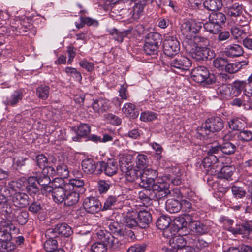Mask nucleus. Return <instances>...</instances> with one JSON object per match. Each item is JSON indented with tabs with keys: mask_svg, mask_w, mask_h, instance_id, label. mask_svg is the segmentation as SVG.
Returning <instances> with one entry per match:
<instances>
[{
	"mask_svg": "<svg viewBox=\"0 0 252 252\" xmlns=\"http://www.w3.org/2000/svg\"><path fill=\"white\" fill-rule=\"evenodd\" d=\"M160 45H155L150 43L146 42L143 46V50L144 52L149 55H156L159 51Z\"/></svg>",
	"mask_w": 252,
	"mask_h": 252,
	"instance_id": "obj_47",
	"label": "nucleus"
},
{
	"mask_svg": "<svg viewBox=\"0 0 252 252\" xmlns=\"http://www.w3.org/2000/svg\"><path fill=\"white\" fill-rule=\"evenodd\" d=\"M35 177L37 179V183L41 186L49 185L51 181V178L43 172L39 175Z\"/></svg>",
	"mask_w": 252,
	"mask_h": 252,
	"instance_id": "obj_62",
	"label": "nucleus"
},
{
	"mask_svg": "<svg viewBox=\"0 0 252 252\" xmlns=\"http://www.w3.org/2000/svg\"><path fill=\"white\" fill-rule=\"evenodd\" d=\"M92 108L96 113H103L108 109V102L102 98L96 99L92 103Z\"/></svg>",
	"mask_w": 252,
	"mask_h": 252,
	"instance_id": "obj_30",
	"label": "nucleus"
},
{
	"mask_svg": "<svg viewBox=\"0 0 252 252\" xmlns=\"http://www.w3.org/2000/svg\"><path fill=\"white\" fill-rule=\"evenodd\" d=\"M237 138L239 141L243 142H251L252 141V132L244 129L237 134Z\"/></svg>",
	"mask_w": 252,
	"mask_h": 252,
	"instance_id": "obj_50",
	"label": "nucleus"
},
{
	"mask_svg": "<svg viewBox=\"0 0 252 252\" xmlns=\"http://www.w3.org/2000/svg\"><path fill=\"white\" fill-rule=\"evenodd\" d=\"M98 164V162H95L92 158H86L82 161V169L86 174H92L95 172L97 174V170L99 168Z\"/></svg>",
	"mask_w": 252,
	"mask_h": 252,
	"instance_id": "obj_15",
	"label": "nucleus"
},
{
	"mask_svg": "<svg viewBox=\"0 0 252 252\" xmlns=\"http://www.w3.org/2000/svg\"><path fill=\"white\" fill-rule=\"evenodd\" d=\"M23 96V94L22 92L19 91H16L11 94L9 98H7L4 102V103L6 105L15 106L22 100Z\"/></svg>",
	"mask_w": 252,
	"mask_h": 252,
	"instance_id": "obj_37",
	"label": "nucleus"
},
{
	"mask_svg": "<svg viewBox=\"0 0 252 252\" xmlns=\"http://www.w3.org/2000/svg\"><path fill=\"white\" fill-rule=\"evenodd\" d=\"M222 5V0H206L203 2L204 8L213 11L221 9Z\"/></svg>",
	"mask_w": 252,
	"mask_h": 252,
	"instance_id": "obj_39",
	"label": "nucleus"
},
{
	"mask_svg": "<svg viewBox=\"0 0 252 252\" xmlns=\"http://www.w3.org/2000/svg\"><path fill=\"white\" fill-rule=\"evenodd\" d=\"M158 176V172L156 170L151 168L144 169L140 170V182L139 184L144 188L152 186L156 182L155 180Z\"/></svg>",
	"mask_w": 252,
	"mask_h": 252,
	"instance_id": "obj_7",
	"label": "nucleus"
},
{
	"mask_svg": "<svg viewBox=\"0 0 252 252\" xmlns=\"http://www.w3.org/2000/svg\"><path fill=\"white\" fill-rule=\"evenodd\" d=\"M158 114L151 112L146 111L141 114L140 119L144 122L152 121L157 118Z\"/></svg>",
	"mask_w": 252,
	"mask_h": 252,
	"instance_id": "obj_60",
	"label": "nucleus"
},
{
	"mask_svg": "<svg viewBox=\"0 0 252 252\" xmlns=\"http://www.w3.org/2000/svg\"><path fill=\"white\" fill-rule=\"evenodd\" d=\"M27 184L26 186L27 192L31 195L35 194L39 191L38 184L35 177H30L27 180Z\"/></svg>",
	"mask_w": 252,
	"mask_h": 252,
	"instance_id": "obj_32",
	"label": "nucleus"
},
{
	"mask_svg": "<svg viewBox=\"0 0 252 252\" xmlns=\"http://www.w3.org/2000/svg\"><path fill=\"white\" fill-rule=\"evenodd\" d=\"M220 147L222 153L226 155L233 154L236 149L235 145L229 142L224 143Z\"/></svg>",
	"mask_w": 252,
	"mask_h": 252,
	"instance_id": "obj_51",
	"label": "nucleus"
},
{
	"mask_svg": "<svg viewBox=\"0 0 252 252\" xmlns=\"http://www.w3.org/2000/svg\"><path fill=\"white\" fill-rule=\"evenodd\" d=\"M122 111L127 116L135 119L138 116L139 113L135 110V105L130 103H126L122 108Z\"/></svg>",
	"mask_w": 252,
	"mask_h": 252,
	"instance_id": "obj_41",
	"label": "nucleus"
},
{
	"mask_svg": "<svg viewBox=\"0 0 252 252\" xmlns=\"http://www.w3.org/2000/svg\"><path fill=\"white\" fill-rule=\"evenodd\" d=\"M132 29H129L123 32H119L116 29L109 31V32L113 36V39L119 43L123 42L124 38L130 33Z\"/></svg>",
	"mask_w": 252,
	"mask_h": 252,
	"instance_id": "obj_36",
	"label": "nucleus"
},
{
	"mask_svg": "<svg viewBox=\"0 0 252 252\" xmlns=\"http://www.w3.org/2000/svg\"><path fill=\"white\" fill-rule=\"evenodd\" d=\"M79 194L76 191L71 192L67 194L64 202L65 206L69 207L75 205L79 201Z\"/></svg>",
	"mask_w": 252,
	"mask_h": 252,
	"instance_id": "obj_43",
	"label": "nucleus"
},
{
	"mask_svg": "<svg viewBox=\"0 0 252 252\" xmlns=\"http://www.w3.org/2000/svg\"><path fill=\"white\" fill-rule=\"evenodd\" d=\"M13 217L19 224L24 225L28 221L29 214L27 211L17 210L14 211Z\"/></svg>",
	"mask_w": 252,
	"mask_h": 252,
	"instance_id": "obj_38",
	"label": "nucleus"
},
{
	"mask_svg": "<svg viewBox=\"0 0 252 252\" xmlns=\"http://www.w3.org/2000/svg\"><path fill=\"white\" fill-rule=\"evenodd\" d=\"M169 245L176 250V252L180 251L181 249L186 245L184 238L180 235L174 236L169 240Z\"/></svg>",
	"mask_w": 252,
	"mask_h": 252,
	"instance_id": "obj_33",
	"label": "nucleus"
},
{
	"mask_svg": "<svg viewBox=\"0 0 252 252\" xmlns=\"http://www.w3.org/2000/svg\"><path fill=\"white\" fill-rule=\"evenodd\" d=\"M163 51L164 54L169 57L176 55L180 49L179 42L172 36L167 37L163 41Z\"/></svg>",
	"mask_w": 252,
	"mask_h": 252,
	"instance_id": "obj_11",
	"label": "nucleus"
},
{
	"mask_svg": "<svg viewBox=\"0 0 252 252\" xmlns=\"http://www.w3.org/2000/svg\"><path fill=\"white\" fill-rule=\"evenodd\" d=\"M15 183V182L12 181L8 183V186L7 187H5L3 188V194H0V204H2L6 201V197L10 195V191L8 189V188L12 190H14L15 186L14 184Z\"/></svg>",
	"mask_w": 252,
	"mask_h": 252,
	"instance_id": "obj_52",
	"label": "nucleus"
},
{
	"mask_svg": "<svg viewBox=\"0 0 252 252\" xmlns=\"http://www.w3.org/2000/svg\"><path fill=\"white\" fill-rule=\"evenodd\" d=\"M235 170V167L234 165H224L219 171L218 178L232 180V176Z\"/></svg>",
	"mask_w": 252,
	"mask_h": 252,
	"instance_id": "obj_24",
	"label": "nucleus"
},
{
	"mask_svg": "<svg viewBox=\"0 0 252 252\" xmlns=\"http://www.w3.org/2000/svg\"><path fill=\"white\" fill-rule=\"evenodd\" d=\"M49 87L46 85H41L37 88V94L40 98L46 99L49 96Z\"/></svg>",
	"mask_w": 252,
	"mask_h": 252,
	"instance_id": "obj_59",
	"label": "nucleus"
},
{
	"mask_svg": "<svg viewBox=\"0 0 252 252\" xmlns=\"http://www.w3.org/2000/svg\"><path fill=\"white\" fill-rule=\"evenodd\" d=\"M72 233V228L68 224L62 223L56 224L54 228L47 229L45 232V235L50 238L63 236L68 237Z\"/></svg>",
	"mask_w": 252,
	"mask_h": 252,
	"instance_id": "obj_6",
	"label": "nucleus"
},
{
	"mask_svg": "<svg viewBox=\"0 0 252 252\" xmlns=\"http://www.w3.org/2000/svg\"><path fill=\"white\" fill-rule=\"evenodd\" d=\"M12 202L14 205L18 207L23 208L29 204L30 198L25 193L17 192L12 196Z\"/></svg>",
	"mask_w": 252,
	"mask_h": 252,
	"instance_id": "obj_16",
	"label": "nucleus"
},
{
	"mask_svg": "<svg viewBox=\"0 0 252 252\" xmlns=\"http://www.w3.org/2000/svg\"><path fill=\"white\" fill-rule=\"evenodd\" d=\"M15 226L11 223L8 225V227H2L0 230V243L1 244V249L6 250L8 252L14 250L15 248V245L12 242V237L11 233L9 231L12 229H14Z\"/></svg>",
	"mask_w": 252,
	"mask_h": 252,
	"instance_id": "obj_5",
	"label": "nucleus"
},
{
	"mask_svg": "<svg viewBox=\"0 0 252 252\" xmlns=\"http://www.w3.org/2000/svg\"><path fill=\"white\" fill-rule=\"evenodd\" d=\"M192 79L198 83H205L206 84H210L216 80L226 81L227 75L226 74H220L216 76L211 74L208 69L204 66H197L193 69L191 72Z\"/></svg>",
	"mask_w": 252,
	"mask_h": 252,
	"instance_id": "obj_1",
	"label": "nucleus"
},
{
	"mask_svg": "<svg viewBox=\"0 0 252 252\" xmlns=\"http://www.w3.org/2000/svg\"><path fill=\"white\" fill-rule=\"evenodd\" d=\"M136 219H137L138 227L141 228L148 227L152 220L150 213L146 210L139 211L137 214Z\"/></svg>",
	"mask_w": 252,
	"mask_h": 252,
	"instance_id": "obj_17",
	"label": "nucleus"
},
{
	"mask_svg": "<svg viewBox=\"0 0 252 252\" xmlns=\"http://www.w3.org/2000/svg\"><path fill=\"white\" fill-rule=\"evenodd\" d=\"M152 191L156 200L159 201L167 197L171 191L169 190V184L167 182L156 183L151 187Z\"/></svg>",
	"mask_w": 252,
	"mask_h": 252,
	"instance_id": "obj_8",
	"label": "nucleus"
},
{
	"mask_svg": "<svg viewBox=\"0 0 252 252\" xmlns=\"http://www.w3.org/2000/svg\"><path fill=\"white\" fill-rule=\"evenodd\" d=\"M98 164L99 165V168L97 170V174H100L104 172L106 175L112 176L118 172V163L114 159H110L107 162L99 161Z\"/></svg>",
	"mask_w": 252,
	"mask_h": 252,
	"instance_id": "obj_10",
	"label": "nucleus"
},
{
	"mask_svg": "<svg viewBox=\"0 0 252 252\" xmlns=\"http://www.w3.org/2000/svg\"><path fill=\"white\" fill-rule=\"evenodd\" d=\"M108 227L111 233L120 236L124 237V228L125 226L120 223L114 220H111L108 223Z\"/></svg>",
	"mask_w": 252,
	"mask_h": 252,
	"instance_id": "obj_25",
	"label": "nucleus"
},
{
	"mask_svg": "<svg viewBox=\"0 0 252 252\" xmlns=\"http://www.w3.org/2000/svg\"><path fill=\"white\" fill-rule=\"evenodd\" d=\"M145 41L160 46L162 41L161 35L157 32H150L146 36Z\"/></svg>",
	"mask_w": 252,
	"mask_h": 252,
	"instance_id": "obj_45",
	"label": "nucleus"
},
{
	"mask_svg": "<svg viewBox=\"0 0 252 252\" xmlns=\"http://www.w3.org/2000/svg\"><path fill=\"white\" fill-rule=\"evenodd\" d=\"M224 127L222 119L220 117H212L208 118L201 126L196 129L197 133L203 137L209 135L210 133L220 131Z\"/></svg>",
	"mask_w": 252,
	"mask_h": 252,
	"instance_id": "obj_2",
	"label": "nucleus"
},
{
	"mask_svg": "<svg viewBox=\"0 0 252 252\" xmlns=\"http://www.w3.org/2000/svg\"><path fill=\"white\" fill-rule=\"evenodd\" d=\"M146 246L145 244H135L131 246L126 252H144Z\"/></svg>",
	"mask_w": 252,
	"mask_h": 252,
	"instance_id": "obj_64",
	"label": "nucleus"
},
{
	"mask_svg": "<svg viewBox=\"0 0 252 252\" xmlns=\"http://www.w3.org/2000/svg\"><path fill=\"white\" fill-rule=\"evenodd\" d=\"M226 55L230 57L241 56L244 51L243 48L238 44H233L227 46L225 49Z\"/></svg>",
	"mask_w": 252,
	"mask_h": 252,
	"instance_id": "obj_31",
	"label": "nucleus"
},
{
	"mask_svg": "<svg viewBox=\"0 0 252 252\" xmlns=\"http://www.w3.org/2000/svg\"><path fill=\"white\" fill-rule=\"evenodd\" d=\"M65 184H69L70 185V191L71 190H75V191H76L77 188H80V192H83L84 191V189L83 188L84 182L83 180L73 179L70 180L69 183Z\"/></svg>",
	"mask_w": 252,
	"mask_h": 252,
	"instance_id": "obj_49",
	"label": "nucleus"
},
{
	"mask_svg": "<svg viewBox=\"0 0 252 252\" xmlns=\"http://www.w3.org/2000/svg\"><path fill=\"white\" fill-rule=\"evenodd\" d=\"M204 28L209 33L215 34L218 33L221 29L218 25L210 21L204 25Z\"/></svg>",
	"mask_w": 252,
	"mask_h": 252,
	"instance_id": "obj_55",
	"label": "nucleus"
},
{
	"mask_svg": "<svg viewBox=\"0 0 252 252\" xmlns=\"http://www.w3.org/2000/svg\"><path fill=\"white\" fill-rule=\"evenodd\" d=\"M83 207L86 212L91 214L96 213L102 210L101 202L94 197L86 198L83 202Z\"/></svg>",
	"mask_w": 252,
	"mask_h": 252,
	"instance_id": "obj_14",
	"label": "nucleus"
},
{
	"mask_svg": "<svg viewBox=\"0 0 252 252\" xmlns=\"http://www.w3.org/2000/svg\"><path fill=\"white\" fill-rule=\"evenodd\" d=\"M124 223L130 228H134L138 226L137 219L131 214H128L124 217Z\"/></svg>",
	"mask_w": 252,
	"mask_h": 252,
	"instance_id": "obj_53",
	"label": "nucleus"
},
{
	"mask_svg": "<svg viewBox=\"0 0 252 252\" xmlns=\"http://www.w3.org/2000/svg\"><path fill=\"white\" fill-rule=\"evenodd\" d=\"M69 184H64L63 185L54 188L52 192L53 199L57 204L64 202L67 194L70 191Z\"/></svg>",
	"mask_w": 252,
	"mask_h": 252,
	"instance_id": "obj_12",
	"label": "nucleus"
},
{
	"mask_svg": "<svg viewBox=\"0 0 252 252\" xmlns=\"http://www.w3.org/2000/svg\"><path fill=\"white\" fill-rule=\"evenodd\" d=\"M58 247L57 241L53 238H50L45 241L44 244V248L47 252H52Z\"/></svg>",
	"mask_w": 252,
	"mask_h": 252,
	"instance_id": "obj_58",
	"label": "nucleus"
},
{
	"mask_svg": "<svg viewBox=\"0 0 252 252\" xmlns=\"http://www.w3.org/2000/svg\"><path fill=\"white\" fill-rule=\"evenodd\" d=\"M190 56L196 61L210 60L215 56L214 50L205 46H196L188 48Z\"/></svg>",
	"mask_w": 252,
	"mask_h": 252,
	"instance_id": "obj_3",
	"label": "nucleus"
},
{
	"mask_svg": "<svg viewBox=\"0 0 252 252\" xmlns=\"http://www.w3.org/2000/svg\"><path fill=\"white\" fill-rule=\"evenodd\" d=\"M108 248L100 242L94 243L91 246V252H105Z\"/></svg>",
	"mask_w": 252,
	"mask_h": 252,
	"instance_id": "obj_63",
	"label": "nucleus"
},
{
	"mask_svg": "<svg viewBox=\"0 0 252 252\" xmlns=\"http://www.w3.org/2000/svg\"><path fill=\"white\" fill-rule=\"evenodd\" d=\"M209 20L222 28V25H224L226 22V17L222 12L213 11L209 16Z\"/></svg>",
	"mask_w": 252,
	"mask_h": 252,
	"instance_id": "obj_22",
	"label": "nucleus"
},
{
	"mask_svg": "<svg viewBox=\"0 0 252 252\" xmlns=\"http://www.w3.org/2000/svg\"><path fill=\"white\" fill-rule=\"evenodd\" d=\"M145 4L141 2H138L135 4L133 9L131 11L132 16L134 18H138L139 15L143 12Z\"/></svg>",
	"mask_w": 252,
	"mask_h": 252,
	"instance_id": "obj_61",
	"label": "nucleus"
},
{
	"mask_svg": "<svg viewBox=\"0 0 252 252\" xmlns=\"http://www.w3.org/2000/svg\"><path fill=\"white\" fill-rule=\"evenodd\" d=\"M243 10V7L242 4L235 3L232 5L227 6L226 12L229 16L232 17H236L242 14Z\"/></svg>",
	"mask_w": 252,
	"mask_h": 252,
	"instance_id": "obj_35",
	"label": "nucleus"
},
{
	"mask_svg": "<svg viewBox=\"0 0 252 252\" xmlns=\"http://www.w3.org/2000/svg\"><path fill=\"white\" fill-rule=\"evenodd\" d=\"M166 209L170 213H177L180 210V201L169 199L166 202Z\"/></svg>",
	"mask_w": 252,
	"mask_h": 252,
	"instance_id": "obj_42",
	"label": "nucleus"
},
{
	"mask_svg": "<svg viewBox=\"0 0 252 252\" xmlns=\"http://www.w3.org/2000/svg\"><path fill=\"white\" fill-rule=\"evenodd\" d=\"M121 171L125 173V177L127 181L133 182L135 180L140 181V170H136L132 167L122 166Z\"/></svg>",
	"mask_w": 252,
	"mask_h": 252,
	"instance_id": "obj_18",
	"label": "nucleus"
},
{
	"mask_svg": "<svg viewBox=\"0 0 252 252\" xmlns=\"http://www.w3.org/2000/svg\"><path fill=\"white\" fill-rule=\"evenodd\" d=\"M138 198L143 205L146 206L151 204L152 200L155 199L152 190L146 189L139 192Z\"/></svg>",
	"mask_w": 252,
	"mask_h": 252,
	"instance_id": "obj_26",
	"label": "nucleus"
},
{
	"mask_svg": "<svg viewBox=\"0 0 252 252\" xmlns=\"http://www.w3.org/2000/svg\"><path fill=\"white\" fill-rule=\"evenodd\" d=\"M220 151H221V147L220 145L211 146L207 151L208 156L203 159V163H209L210 161L217 162L218 161V158L216 155L218 154Z\"/></svg>",
	"mask_w": 252,
	"mask_h": 252,
	"instance_id": "obj_21",
	"label": "nucleus"
},
{
	"mask_svg": "<svg viewBox=\"0 0 252 252\" xmlns=\"http://www.w3.org/2000/svg\"><path fill=\"white\" fill-rule=\"evenodd\" d=\"M245 122L239 118L233 119L228 122L230 128L233 130L239 131V132L245 128Z\"/></svg>",
	"mask_w": 252,
	"mask_h": 252,
	"instance_id": "obj_44",
	"label": "nucleus"
},
{
	"mask_svg": "<svg viewBox=\"0 0 252 252\" xmlns=\"http://www.w3.org/2000/svg\"><path fill=\"white\" fill-rule=\"evenodd\" d=\"M96 235L99 242L108 248L118 250L122 245L117 238H115L110 232L106 230H98Z\"/></svg>",
	"mask_w": 252,
	"mask_h": 252,
	"instance_id": "obj_4",
	"label": "nucleus"
},
{
	"mask_svg": "<svg viewBox=\"0 0 252 252\" xmlns=\"http://www.w3.org/2000/svg\"><path fill=\"white\" fill-rule=\"evenodd\" d=\"M171 223V218L169 216L163 215L158 219L156 224L159 229L164 230L169 226Z\"/></svg>",
	"mask_w": 252,
	"mask_h": 252,
	"instance_id": "obj_46",
	"label": "nucleus"
},
{
	"mask_svg": "<svg viewBox=\"0 0 252 252\" xmlns=\"http://www.w3.org/2000/svg\"><path fill=\"white\" fill-rule=\"evenodd\" d=\"M91 127L86 124H81L75 131L76 136L72 137L74 141H79L82 137L87 135L90 132Z\"/></svg>",
	"mask_w": 252,
	"mask_h": 252,
	"instance_id": "obj_28",
	"label": "nucleus"
},
{
	"mask_svg": "<svg viewBox=\"0 0 252 252\" xmlns=\"http://www.w3.org/2000/svg\"><path fill=\"white\" fill-rule=\"evenodd\" d=\"M232 91L231 85L223 84L217 88L216 93L220 99H228L234 94V92L233 93Z\"/></svg>",
	"mask_w": 252,
	"mask_h": 252,
	"instance_id": "obj_20",
	"label": "nucleus"
},
{
	"mask_svg": "<svg viewBox=\"0 0 252 252\" xmlns=\"http://www.w3.org/2000/svg\"><path fill=\"white\" fill-rule=\"evenodd\" d=\"M249 61L248 60L232 63H227L225 70L226 72L231 74L235 73L242 68L244 66L247 65Z\"/></svg>",
	"mask_w": 252,
	"mask_h": 252,
	"instance_id": "obj_29",
	"label": "nucleus"
},
{
	"mask_svg": "<svg viewBox=\"0 0 252 252\" xmlns=\"http://www.w3.org/2000/svg\"><path fill=\"white\" fill-rule=\"evenodd\" d=\"M228 230L233 234H238L243 238H251L252 237V221H247L235 226H230Z\"/></svg>",
	"mask_w": 252,
	"mask_h": 252,
	"instance_id": "obj_9",
	"label": "nucleus"
},
{
	"mask_svg": "<svg viewBox=\"0 0 252 252\" xmlns=\"http://www.w3.org/2000/svg\"><path fill=\"white\" fill-rule=\"evenodd\" d=\"M189 228L198 234H203L208 231V226L200 221L193 220L189 222Z\"/></svg>",
	"mask_w": 252,
	"mask_h": 252,
	"instance_id": "obj_23",
	"label": "nucleus"
},
{
	"mask_svg": "<svg viewBox=\"0 0 252 252\" xmlns=\"http://www.w3.org/2000/svg\"><path fill=\"white\" fill-rule=\"evenodd\" d=\"M187 42L189 44H193L192 47L196 46H205L209 44V40L207 38L199 35H195L188 38Z\"/></svg>",
	"mask_w": 252,
	"mask_h": 252,
	"instance_id": "obj_34",
	"label": "nucleus"
},
{
	"mask_svg": "<svg viewBox=\"0 0 252 252\" xmlns=\"http://www.w3.org/2000/svg\"><path fill=\"white\" fill-rule=\"evenodd\" d=\"M194 25L193 22L189 20L184 21L181 24V31L182 34L186 36L187 40L196 32L197 29L194 27Z\"/></svg>",
	"mask_w": 252,
	"mask_h": 252,
	"instance_id": "obj_19",
	"label": "nucleus"
},
{
	"mask_svg": "<svg viewBox=\"0 0 252 252\" xmlns=\"http://www.w3.org/2000/svg\"><path fill=\"white\" fill-rule=\"evenodd\" d=\"M136 167L142 170L146 169L149 164V160L147 156L143 154H139L136 159Z\"/></svg>",
	"mask_w": 252,
	"mask_h": 252,
	"instance_id": "obj_48",
	"label": "nucleus"
},
{
	"mask_svg": "<svg viewBox=\"0 0 252 252\" xmlns=\"http://www.w3.org/2000/svg\"><path fill=\"white\" fill-rule=\"evenodd\" d=\"M216 162H214L213 161H210L209 163H203V164L205 167L207 166L208 167L207 171V175L217 176V177L218 178V174L220 169H218V167L216 164Z\"/></svg>",
	"mask_w": 252,
	"mask_h": 252,
	"instance_id": "obj_56",
	"label": "nucleus"
},
{
	"mask_svg": "<svg viewBox=\"0 0 252 252\" xmlns=\"http://www.w3.org/2000/svg\"><path fill=\"white\" fill-rule=\"evenodd\" d=\"M187 222L185 219L181 216L176 217L174 219L172 226L178 232H180L183 235H186L183 233L184 229L186 230Z\"/></svg>",
	"mask_w": 252,
	"mask_h": 252,
	"instance_id": "obj_27",
	"label": "nucleus"
},
{
	"mask_svg": "<svg viewBox=\"0 0 252 252\" xmlns=\"http://www.w3.org/2000/svg\"><path fill=\"white\" fill-rule=\"evenodd\" d=\"M118 197L115 196H108L104 201L102 211L116 209L118 204Z\"/></svg>",
	"mask_w": 252,
	"mask_h": 252,
	"instance_id": "obj_40",
	"label": "nucleus"
},
{
	"mask_svg": "<svg viewBox=\"0 0 252 252\" xmlns=\"http://www.w3.org/2000/svg\"><path fill=\"white\" fill-rule=\"evenodd\" d=\"M56 173L62 178H67L69 176L67 166L63 163H61L56 167Z\"/></svg>",
	"mask_w": 252,
	"mask_h": 252,
	"instance_id": "obj_54",
	"label": "nucleus"
},
{
	"mask_svg": "<svg viewBox=\"0 0 252 252\" xmlns=\"http://www.w3.org/2000/svg\"><path fill=\"white\" fill-rule=\"evenodd\" d=\"M171 67L176 68L182 71H186L191 66V61L187 57L178 55L170 63Z\"/></svg>",
	"mask_w": 252,
	"mask_h": 252,
	"instance_id": "obj_13",
	"label": "nucleus"
},
{
	"mask_svg": "<svg viewBox=\"0 0 252 252\" xmlns=\"http://www.w3.org/2000/svg\"><path fill=\"white\" fill-rule=\"evenodd\" d=\"M228 61L223 58H217L213 60V66L220 70H225Z\"/></svg>",
	"mask_w": 252,
	"mask_h": 252,
	"instance_id": "obj_57",
	"label": "nucleus"
}]
</instances>
